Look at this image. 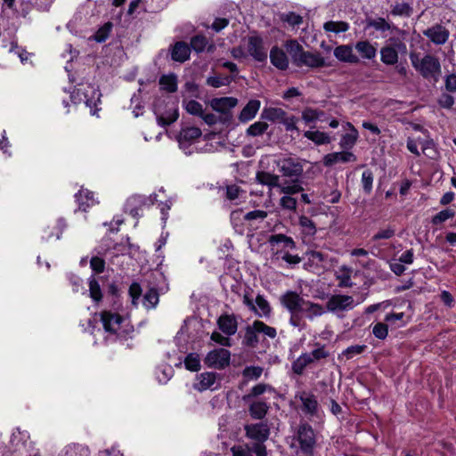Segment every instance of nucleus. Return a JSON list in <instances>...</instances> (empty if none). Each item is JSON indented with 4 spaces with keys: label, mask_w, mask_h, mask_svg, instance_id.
I'll list each match as a JSON object with an SVG mask.
<instances>
[{
    "label": "nucleus",
    "mask_w": 456,
    "mask_h": 456,
    "mask_svg": "<svg viewBox=\"0 0 456 456\" xmlns=\"http://www.w3.org/2000/svg\"><path fill=\"white\" fill-rule=\"evenodd\" d=\"M243 15L238 4L233 2L223 4L217 15L209 28L208 25H204L205 28H225L231 27L236 28L241 25L240 17L243 19L244 25L247 28L251 27H257L259 28L271 26L273 12L269 6L264 4L258 0H247L243 2Z\"/></svg>",
    "instance_id": "1"
},
{
    "label": "nucleus",
    "mask_w": 456,
    "mask_h": 456,
    "mask_svg": "<svg viewBox=\"0 0 456 456\" xmlns=\"http://www.w3.org/2000/svg\"><path fill=\"white\" fill-rule=\"evenodd\" d=\"M409 57L412 67L425 79L438 81L441 75V64L436 57L430 54L421 56L418 53H411Z\"/></svg>",
    "instance_id": "2"
},
{
    "label": "nucleus",
    "mask_w": 456,
    "mask_h": 456,
    "mask_svg": "<svg viewBox=\"0 0 456 456\" xmlns=\"http://www.w3.org/2000/svg\"><path fill=\"white\" fill-rule=\"evenodd\" d=\"M245 436L254 443L251 450L256 456H267L266 446L265 442L268 440L270 436V427L267 422H258L247 424L244 426Z\"/></svg>",
    "instance_id": "3"
},
{
    "label": "nucleus",
    "mask_w": 456,
    "mask_h": 456,
    "mask_svg": "<svg viewBox=\"0 0 456 456\" xmlns=\"http://www.w3.org/2000/svg\"><path fill=\"white\" fill-rule=\"evenodd\" d=\"M256 180L258 183L266 185L270 189L278 188L284 194H296L304 190L297 180L281 182L278 175L269 172L258 171L256 175Z\"/></svg>",
    "instance_id": "4"
},
{
    "label": "nucleus",
    "mask_w": 456,
    "mask_h": 456,
    "mask_svg": "<svg viewBox=\"0 0 456 456\" xmlns=\"http://www.w3.org/2000/svg\"><path fill=\"white\" fill-rule=\"evenodd\" d=\"M304 260V269L315 274L323 273L330 266L329 255L318 250H307Z\"/></svg>",
    "instance_id": "5"
},
{
    "label": "nucleus",
    "mask_w": 456,
    "mask_h": 456,
    "mask_svg": "<svg viewBox=\"0 0 456 456\" xmlns=\"http://www.w3.org/2000/svg\"><path fill=\"white\" fill-rule=\"evenodd\" d=\"M297 441L303 452L306 454L313 453L316 444V438L314 430L309 424L304 423L299 425L297 430Z\"/></svg>",
    "instance_id": "6"
},
{
    "label": "nucleus",
    "mask_w": 456,
    "mask_h": 456,
    "mask_svg": "<svg viewBox=\"0 0 456 456\" xmlns=\"http://www.w3.org/2000/svg\"><path fill=\"white\" fill-rule=\"evenodd\" d=\"M231 361V353L224 348H216L208 353L204 362L208 367L217 370H224L229 366Z\"/></svg>",
    "instance_id": "7"
},
{
    "label": "nucleus",
    "mask_w": 456,
    "mask_h": 456,
    "mask_svg": "<svg viewBox=\"0 0 456 456\" xmlns=\"http://www.w3.org/2000/svg\"><path fill=\"white\" fill-rule=\"evenodd\" d=\"M295 397L301 402V410L305 415L310 418L320 417L322 411L317 398L313 393L301 391L297 393Z\"/></svg>",
    "instance_id": "8"
},
{
    "label": "nucleus",
    "mask_w": 456,
    "mask_h": 456,
    "mask_svg": "<svg viewBox=\"0 0 456 456\" xmlns=\"http://www.w3.org/2000/svg\"><path fill=\"white\" fill-rule=\"evenodd\" d=\"M354 306L353 297L341 294L332 295L326 304L327 310L334 314L352 310Z\"/></svg>",
    "instance_id": "9"
},
{
    "label": "nucleus",
    "mask_w": 456,
    "mask_h": 456,
    "mask_svg": "<svg viewBox=\"0 0 456 456\" xmlns=\"http://www.w3.org/2000/svg\"><path fill=\"white\" fill-rule=\"evenodd\" d=\"M220 387V375L213 371H206L196 376L193 387L198 391L216 390Z\"/></svg>",
    "instance_id": "10"
},
{
    "label": "nucleus",
    "mask_w": 456,
    "mask_h": 456,
    "mask_svg": "<svg viewBox=\"0 0 456 456\" xmlns=\"http://www.w3.org/2000/svg\"><path fill=\"white\" fill-rule=\"evenodd\" d=\"M278 167L283 176L294 178L293 180L299 183L298 178L304 171L303 165L299 160L292 158L283 159L278 162Z\"/></svg>",
    "instance_id": "11"
},
{
    "label": "nucleus",
    "mask_w": 456,
    "mask_h": 456,
    "mask_svg": "<svg viewBox=\"0 0 456 456\" xmlns=\"http://www.w3.org/2000/svg\"><path fill=\"white\" fill-rule=\"evenodd\" d=\"M201 134V130L195 126H188L181 129L177 135V142L180 148L184 151L185 154H191V151H186V150L195 143Z\"/></svg>",
    "instance_id": "12"
},
{
    "label": "nucleus",
    "mask_w": 456,
    "mask_h": 456,
    "mask_svg": "<svg viewBox=\"0 0 456 456\" xmlns=\"http://www.w3.org/2000/svg\"><path fill=\"white\" fill-rule=\"evenodd\" d=\"M92 96L89 97L87 94L82 92V88H77L71 93L70 99L74 104L85 102V104L91 109L92 114H95L93 107L96 106V101H100L99 92L93 86H89Z\"/></svg>",
    "instance_id": "13"
},
{
    "label": "nucleus",
    "mask_w": 456,
    "mask_h": 456,
    "mask_svg": "<svg viewBox=\"0 0 456 456\" xmlns=\"http://www.w3.org/2000/svg\"><path fill=\"white\" fill-rule=\"evenodd\" d=\"M280 300L290 314L300 313L305 301L298 293L292 290L285 292Z\"/></svg>",
    "instance_id": "14"
},
{
    "label": "nucleus",
    "mask_w": 456,
    "mask_h": 456,
    "mask_svg": "<svg viewBox=\"0 0 456 456\" xmlns=\"http://www.w3.org/2000/svg\"><path fill=\"white\" fill-rule=\"evenodd\" d=\"M248 52L256 61H265L267 59V48L263 39L257 36L249 37L248 39Z\"/></svg>",
    "instance_id": "15"
},
{
    "label": "nucleus",
    "mask_w": 456,
    "mask_h": 456,
    "mask_svg": "<svg viewBox=\"0 0 456 456\" xmlns=\"http://www.w3.org/2000/svg\"><path fill=\"white\" fill-rule=\"evenodd\" d=\"M295 63L297 66H308L310 68H321L326 66L325 59L319 53L304 51L300 55L295 56Z\"/></svg>",
    "instance_id": "16"
},
{
    "label": "nucleus",
    "mask_w": 456,
    "mask_h": 456,
    "mask_svg": "<svg viewBox=\"0 0 456 456\" xmlns=\"http://www.w3.org/2000/svg\"><path fill=\"white\" fill-rule=\"evenodd\" d=\"M101 321L106 332L118 334L123 318L118 314L103 311L101 313Z\"/></svg>",
    "instance_id": "17"
},
{
    "label": "nucleus",
    "mask_w": 456,
    "mask_h": 456,
    "mask_svg": "<svg viewBox=\"0 0 456 456\" xmlns=\"http://www.w3.org/2000/svg\"><path fill=\"white\" fill-rule=\"evenodd\" d=\"M216 323L219 330L226 336H233L238 330V321L234 314H222Z\"/></svg>",
    "instance_id": "18"
},
{
    "label": "nucleus",
    "mask_w": 456,
    "mask_h": 456,
    "mask_svg": "<svg viewBox=\"0 0 456 456\" xmlns=\"http://www.w3.org/2000/svg\"><path fill=\"white\" fill-rule=\"evenodd\" d=\"M333 53L334 56L342 62L356 64L360 61L358 56L354 53L353 47L348 45L337 46Z\"/></svg>",
    "instance_id": "19"
},
{
    "label": "nucleus",
    "mask_w": 456,
    "mask_h": 456,
    "mask_svg": "<svg viewBox=\"0 0 456 456\" xmlns=\"http://www.w3.org/2000/svg\"><path fill=\"white\" fill-rule=\"evenodd\" d=\"M356 160V157L354 154L349 151H340V152H333L329 153L323 158V164L326 167L333 166L337 163H346V162H354Z\"/></svg>",
    "instance_id": "20"
},
{
    "label": "nucleus",
    "mask_w": 456,
    "mask_h": 456,
    "mask_svg": "<svg viewBox=\"0 0 456 456\" xmlns=\"http://www.w3.org/2000/svg\"><path fill=\"white\" fill-rule=\"evenodd\" d=\"M170 53L173 61L183 63L190 58L191 47L184 42H176L170 46Z\"/></svg>",
    "instance_id": "21"
},
{
    "label": "nucleus",
    "mask_w": 456,
    "mask_h": 456,
    "mask_svg": "<svg viewBox=\"0 0 456 456\" xmlns=\"http://www.w3.org/2000/svg\"><path fill=\"white\" fill-rule=\"evenodd\" d=\"M238 103L236 98L233 97H222V98H215L211 101L210 105L212 109L216 111L221 113H226L234 108Z\"/></svg>",
    "instance_id": "22"
},
{
    "label": "nucleus",
    "mask_w": 456,
    "mask_h": 456,
    "mask_svg": "<svg viewBox=\"0 0 456 456\" xmlns=\"http://www.w3.org/2000/svg\"><path fill=\"white\" fill-rule=\"evenodd\" d=\"M76 201L78 204L80 210L86 211V209L96 204L94 194L86 189H81L76 195Z\"/></svg>",
    "instance_id": "23"
},
{
    "label": "nucleus",
    "mask_w": 456,
    "mask_h": 456,
    "mask_svg": "<svg viewBox=\"0 0 456 456\" xmlns=\"http://www.w3.org/2000/svg\"><path fill=\"white\" fill-rule=\"evenodd\" d=\"M421 146L422 148V152L430 157V158H433L429 153L427 152V151H430V150H433L432 149V146H433V142H429V141H422L420 140L419 138L418 139H415V138H411L409 137L408 140H407V149L411 152L413 153L414 155L416 156H419L420 153L419 151V146Z\"/></svg>",
    "instance_id": "24"
},
{
    "label": "nucleus",
    "mask_w": 456,
    "mask_h": 456,
    "mask_svg": "<svg viewBox=\"0 0 456 456\" xmlns=\"http://www.w3.org/2000/svg\"><path fill=\"white\" fill-rule=\"evenodd\" d=\"M260 101L250 100L240 113L239 119L245 123L253 119L260 109Z\"/></svg>",
    "instance_id": "25"
},
{
    "label": "nucleus",
    "mask_w": 456,
    "mask_h": 456,
    "mask_svg": "<svg viewBox=\"0 0 456 456\" xmlns=\"http://www.w3.org/2000/svg\"><path fill=\"white\" fill-rule=\"evenodd\" d=\"M270 60L272 64L279 69L284 70L289 66V60L286 53L277 47H273L271 50Z\"/></svg>",
    "instance_id": "26"
},
{
    "label": "nucleus",
    "mask_w": 456,
    "mask_h": 456,
    "mask_svg": "<svg viewBox=\"0 0 456 456\" xmlns=\"http://www.w3.org/2000/svg\"><path fill=\"white\" fill-rule=\"evenodd\" d=\"M269 410L268 404L264 401H255L248 406V412L254 419H263Z\"/></svg>",
    "instance_id": "27"
},
{
    "label": "nucleus",
    "mask_w": 456,
    "mask_h": 456,
    "mask_svg": "<svg viewBox=\"0 0 456 456\" xmlns=\"http://www.w3.org/2000/svg\"><path fill=\"white\" fill-rule=\"evenodd\" d=\"M286 115L287 113L281 108H268L262 111L261 118L281 124Z\"/></svg>",
    "instance_id": "28"
},
{
    "label": "nucleus",
    "mask_w": 456,
    "mask_h": 456,
    "mask_svg": "<svg viewBox=\"0 0 456 456\" xmlns=\"http://www.w3.org/2000/svg\"><path fill=\"white\" fill-rule=\"evenodd\" d=\"M300 313H305L306 318L312 321L315 317L322 315L325 313V310L322 305L305 300L303 309L300 311Z\"/></svg>",
    "instance_id": "29"
},
{
    "label": "nucleus",
    "mask_w": 456,
    "mask_h": 456,
    "mask_svg": "<svg viewBox=\"0 0 456 456\" xmlns=\"http://www.w3.org/2000/svg\"><path fill=\"white\" fill-rule=\"evenodd\" d=\"M350 131L345 134L339 142V145L342 149H351L355 144L358 139V132L351 123H346Z\"/></svg>",
    "instance_id": "30"
},
{
    "label": "nucleus",
    "mask_w": 456,
    "mask_h": 456,
    "mask_svg": "<svg viewBox=\"0 0 456 456\" xmlns=\"http://www.w3.org/2000/svg\"><path fill=\"white\" fill-rule=\"evenodd\" d=\"M159 85L161 90L167 93H175L177 91V77L176 75L170 73L163 75L159 77Z\"/></svg>",
    "instance_id": "31"
},
{
    "label": "nucleus",
    "mask_w": 456,
    "mask_h": 456,
    "mask_svg": "<svg viewBox=\"0 0 456 456\" xmlns=\"http://www.w3.org/2000/svg\"><path fill=\"white\" fill-rule=\"evenodd\" d=\"M256 310L253 312L259 317H269L271 315L272 308L268 301L262 295H257L256 297Z\"/></svg>",
    "instance_id": "32"
},
{
    "label": "nucleus",
    "mask_w": 456,
    "mask_h": 456,
    "mask_svg": "<svg viewBox=\"0 0 456 456\" xmlns=\"http://www.w3.org/2000/svg\"><path fill=\"white\" fill-rule=\"evenodd\" d=\"M354 48L362 58L371 60L376 56V48L367 41L357 42Z\"/></svg>",
    "instance_id": "33"
},
{
    "label": "nucleus",
    "mask_w": 456,
    "mask_h": 456,
    "mask_svg": "<svg viewBox=\"0 0 456 456\" xmlns=\"http://www.w3.org/2000/svg\"><path fill=\"white\" fill-rule=\"evenodd\" d=\"M304 136L317 145L328 144L331 142L330 135L321 131H305Z\"/></svg>",
    "instance_id": "34"
},
{
    "label": "nucleus",
    "mask_w": 456,
    "mask_h": 456,
    "mask_svg": "<svg viewBox=\"0 0 456 456\" xmlns=\"http://www.w3.org/2000/svg\"><path fill=\"white\" fill-rule=\"evenodd\" d=\"M257 335L258 332L256 328H254V322L251 325L247 326L243 338L244 345L249 347H256L259 342Z\"/></svg>",
    "instance_id": "35"
},
{
    "label": "nucleus",
    "mask_w": 456,
    "mask_h": 456,
    "mask_svg": "<svg viewBox=\"0 0 456 456\" xmlns=\"http://www.w3.org/2000/svg\"><path fill=\"white\" fill-rule=\"evenodd\" d=\"M266 392H270L271 394H273L275 395H278L276 390L271 385L265 384V383H259V384H256V386H254L250 389V392L248 393V395L244 396V400H247L251 397H257Z\"/></svg>",
    "instance_id": "36"
},
{
    "label": "nucleus",
    "mask_w": 456,
    "mask_h": 456,
    "mask_svg": "<svg viewBox=\"0 0 456 456\" xmlns=\"http://www.w3.org/2000/svg\"><path fill=\"white\" fill-rule=\"evenodd\" d=\"M312 364L310 356L306 353L299 355L293 362H292V370L294 373L297 375L303 374L305 369Z\"/></svg>",
    "instance_id": "37"
},
{
    "label": "nucleus",
    "mask_w": 456,
    "mask_h": 456,
    "mask_svg": "<svg viewBox=\"0 0 456 456\" xmlns=\"http://www.w3.org/2000/svg\"><path fill=\"white\" fill-rule=\"evenodd\" d=\"M306 354L308 356H310L311 363H314L322 359H325L330 354V352L326 349L325 346L321 345L320 343H316L315 348Z\"/></svg>",
    "instance_id": "38"
},
{
    "label": "nucleus",
    "mask_w": 456,
    "mask_h": 456,
    "mask_svg": "<svg viewBox=\"0 0 456 456\" xmlns=\"http://www.w3.org/2000/svg\"><path fill=\"white\" fill-rule=\"evenodd\" d=\"M29 436L27 431H21L20 428H16L11 436V444L15 449H20L24 446Z\"/></svg>",
    "instance_id": "39"
},
{
    "label": "nucleus",
    "mask_w": 456,
    "mask_h": 456,
    "mask_svg": "<svg viewBox=\"0 0 456 456\" xmlns=\"http://www.w3.org/2000/svg\"><path fill=\"white\" fill-rule=\"evenodd\" d=\"M159 297L157 289H151L143 296L142 305L146 309H153L159 304Z\"/></svg>",
    "instance_id": "40"
},
{
    "label": "nucleus",
    "mask_w": 456,
    "mask_h": 456,
    "mask_svg": "<svg viewBox=\"0 0 456 456\" xmlns=\"http://www.w3.org/2000/svg\"><path fill=\"white\" fill-rule=\"evenodd\" d=\"M424 34L436 45L444 44L449 37L447 30H424Z\"/></svg>",
    "instance_id": "41"
},
{
    "label": "nucleus",
    "mask_w": 456,
    "mask_h": 456,
    "mask_svg": "<svg viewBox=\"0 0 456 456\" xmlns=\"http://www.w3.org/2000/svg\"><path fill=\"white\" fill-rule=\"evenodd\" d=\"M280 20L290 27L299 26L303 22V17L294 12L280 14Z\"/></svg>",
    "instance_id": "42"
},
{
    "label": "nucleus",
    "mask_w": 456,
    "mask_h": 456,
    "mask_svg": "<svg viewBox=\"0 0 456 456\" xmlns=\"http://www.w3.org/2000/svg\"><path fill=\"white\" fill-rule=\"evenodd\" d=\"M254 328H256L258 334H263L266 338L273 339L277 336V330L275 328L268 326L261 321H254Z\"/></svg>",
    "instance_id": "43"
},
{
    "label": "nucleus",
    "mask_w": 456,
    "mask_h": 456,
    "mask_svg": "<svg viewBox=\"0 0 456 456\" xmlns=\"http://www.w3.org/2000/svg\"><path fill=\"white\" fill-rule=\"evenodd\" d=\"M299 225L302 232L306 236H314L316 233L315 224L305 216L299 217Z\"/></svg>",
    "instance_id": "44"
},
{
    "label": "nucleus",
    "mask_w": 456,
    "mask_h": 456,
    "mask_svg": "<svg viewBox=\"0 0 456 456\" xmlns=\"http://www.w3.org/2000/svg\"><path fill=\"white\" fill-rule=\"evenodd\" d=\"M225 191L226 199L229 200L230 201H236L238 200H240L245 194V191L236 184L227 185L225 187Z\"/></svg>",
    "instance_id": "45"
},
{
    "label": "nucleus",
    "mask_w": 456,
    "mask_h": 456,
    "mask_svg": "<svg viewBox=\"0 0 456 456\" xmlns=\"http://www.w3.org/2000/svg\"><path fill=\"white\" fill-rule=\"evenodd\" d=\"M270 243L271 244L282 243L285 248H290V249L296 248V243L293 240V239L291 237H289V236L285 235V234L272 235L271 238H270Z\"/></svg>",
    "instance_id": "46"
},
{
    "label": "nucleus",
    "mask_w": 456,
    "mask_h": 456,
    "mask_svg": "<svg viewBox=\"0 0 456 456\" xmlns=\"http://www.w3.org/2000/svg\"><path fill=\"white\" fill-rule=\"evenodd\" d=\"M263 368L259 366H248L242 371V376L247 381L258 379L262 373Z\"/></svg>",
    "instance_id": "47"
},
{
    "label": "nucleus",
    "mask_w": 456,
    "mask_h": 456,
    "mask_svg": "<svg viewBox=\"0 0 456 456\" xmlns=\"http://www.w3.org/2000/svg\"><path fill=\"white\" fill-rule=\"evenodd\" d=\"M397 52L392 47H385L381 50V61L385 64L392 65L397 62Z\"/></svg>",
    "instance_id": "48"
},
{
    "label": "nucleus",
    "mask_w": 456,
    "mask_h": 456,
    "mask_svg": "<svg viewBox=\"0 0 456 456\" xmlns=\"http://www.w3.org/2000/svg\"><path fill=\"white\" fill-rule=\"evenodd\" d=\"M268 128L267 123L264 121H256L250 125L247 129V134L249 136H259L263 134Z\"/></svg>",
    "instance_id": "49"
},
{
    "label": "nucleus",
    "mask_w": 456,
    "mask_h": 456,
    "mask_svg": "<svg viewBox=\"0 0 456 456\" xmlns=\"http://www.w3.org/2000/svg\"><path fill=\"white\" fill-rule=\"evenodd\" d=\"M184 365L188 370L197 371L200 368V360L197 354L191 353L184 359Z\"/></svg>",
    "instance_id": "50"
},
{
    "label": "nucleus",
    "mask_w": 456,
    "mask_h": 456,
    "mask_svg": "<svg viewBox=\"0 0 456 456\" xmlns=\"http://www.w3.org/2000/svg\"><path fill=\"white\" fill-rule=\"evenodd\" d=\"M373 180L374 176L371 170L367 169L362 172L361 183L365 193L369 194L372 191Z\"/></svg>",
    "instance_id": "51"
},
{
    "label": "nucleus",
    "mask_w": 456,
    "mask_h": 456,
    "mask_svg": "<svg viewBox=\"0 0 456 456\" xmlns=\"http://www.w3.org/2000/svg\"><path fill=\"white\" fill-rule=\"evenodd\" d=\"M341 273L337 275V280L339 281L338 286L341 288H350L353 283L351 281V272L352 270L347 267L341 269Z\"/></svg>",
    "instance_id": "52"
},
{
    "label": "nucleus",
    "mask_w": 456,
    "mask_h": 456,
    "mask_svg": "<svg viewBox=\"0 0 456 456\" xmlns=\"http://www.w3.org/2000/svg\"><path fill=\"white\" fill-rule=\"evenodd\" d=\"M89 291L90 297L96 302L100 301L102 297V290L99 285V282L94 278V276H91L89 278Z\"/></svg>",
    "instance_id": "53"
},
{
    "label": "nucleus",
    "mask_w": 456,
    "mask_h": 456,
    "mask_svg": "<svg viewBox=\"0 0 456 456\" xmlns=\"http://www.w3.org/2000/svg\"><path fill=\"white\" fill-rule=\"evenodd\" d=\"M455 216V211L451 208L444 209L438 212L432 217V224L435 225L440 224Z\"/></svg>",
    "instance_id": "54"
},
{
    "label": "nucleus",
    "mask_w": 456,
    "mask_h": 456,
    "mask_svg": "<svg viewBox=\"0 0 456 456\" xmlns=\"http://www.w3.org/2000/svg\"><path fill=\"white\" fill-rule=\"evenodd\" d=\"M208 44V39L204 36L199 35L191 38L190 47L197 53H201L206 49Z\"/></svg>",
    "instance_id": "55"
},
{
    "label": "nucleus",
    "mask_w": 456,
    "mask_h": 456,
    "mask_svg": "<svg viewBox=\"0 0 456 456\" xmlns=\"http://www.w3.org/2000/svg\"><path fill=\"white\" fill-rule=\"evenodd\" d=\"M323 115V111L312 108H306L302 112V118L305 123L314 122Z\"/></svg>",
    "instance_id": "56"
},
{
    "label": "nucleus",
    "mask_w": 456,
    "mask_h": 456,
    "mask_svg": "<svg viewBox=\"0 0 456 456\" xmlns=\"http://www.w3.org/2000/svg\"><path fill=\"white\" fill-rule=\"evenodd\" d=\"M412 12V8L405 2L396 3L392 9V14L399 16H410Z\"/></svg>",
    "instance_id": "57"
},
{
    "label": "nucleus",
    "mask_w": 456,
    "mask_h": 456,
    "mask_svg": "<svg viewBox=\"0 0 456 456\" xmlns=\"http://www.w3.org/2000/svg\"><path fill=\"white\" fill-rule=\"evenodd\" d=\"M291 194H285L280 200V206L282 209L295 211L297 209V200L290 196Z\"/></svg>",
    "instance_id": "58"
},
{
    "label": "nucleus",
    "mask_w": 456,
    "mask_h": 456,
    "mask_svg": "<svg viewBox=\"0 0 456 456\" xmlns=\"http://www.w3.org/2000/svg\"><path fill=\"white\" fill-rule=\"evenodd\" d=\"M231 78L229 77L212 76L207 78V85L215 88L229 85Z\"/></svg>",
    "instance_id": "59"
},
{
    "label": "nucleus",
    "mask_w": 456,
    "mask_h": 456,
    "mask_svg": "<svg viewBox=\"0 0 456 456\" xmlns=\"http://www.w3.org/2000/svg\"><path fill=\"white\" fill-rule=\"evenodd\" d=\"M157 379L159 383L165 384L167 380H169L173 375V370L170 366H165L163 368H159L157 372Z\"/></svg>",
    "instance_id": "60"
},
{
    "label": "nucleus",
    "mask_w": 456,
    "mask_h": 456,
    "mask_svg": "<svg viewBox=\"0 0 456 456\" xmlns=\"http://www.w3.org/2000/svg\"><path fill=\"white\" fill-rule=\"evenodd\" d=\"M128 292H129V296L132 298L133 305H134L136 307L138 305V300L140 299L141 295H142V289H141L140 284L137 282H133L129 287Z\"/></svg>",
    "instance_id": "61"
},
{
    "label": "nucleus",
    "mask_w": 456,
    "mask_h": 456,
    "mask_svg": "<svg viewBox=\"0 0 456 456\" xmlns=\"http://www.w3.org/2000/svg\"><path fill=\"white\" fill-rule=\"evenodd\" d=\"M373 335L379 339H385L388 334V327L387 324L383 322H378L373 326L372 329Z\"/></svg>",
    "instance_id": "62"
},
{
    "label": "nucleus",
    "mask_w": 456,
    "mask_h": 456,
    "mask_svg": "<svg viewBox=\"0 0 456 456\" xmlns=\"http://www.w3.org/2000/svg\"><path fill=\"white\" fill-rule=\"evenodd\" d=\"M185 110L188 113L200 117L202 115L203 111L202 105L195 100H190L185 102Z\"/></svg>",
    "instance_id": "63"
},
{
    "label": "nucleus",
    "mask_w": 456,
    "mask_h": 456,
    "mask_svg": "<svg viewBox=\"0 0 456 456\" xmlns=\"http://www.w3.org/2000/svg\"><path fill=\"white\" fill-rule=\"evenodd\" d=\"M366 348L367 346L365 345L351 346L343 351V354L347 359H352L354 356L361 354Z\"/></svg>",
    "instance_id": "64"
}]
</instances>
